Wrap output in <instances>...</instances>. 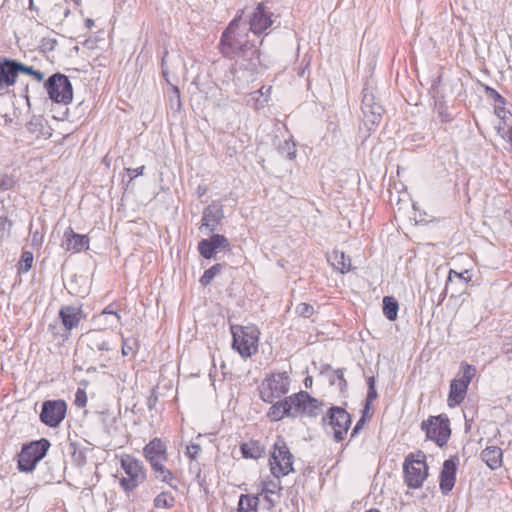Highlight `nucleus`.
Returning <instances> with one entry per match:
<instances>
[{"mask_svg": "<svg viewBox=\"0 0 512 512\" xmlns=\"http://www.w3.org/2000/svg\"><path fill=\"white\" fill-rule=\"evenodd\" d=\"M220 47L227 57L242 56L251 62L259 58L257 48L248 40L247 28L241 27L236 21L231 22L223 32Z\"/></svg>", "mask_w": 512, "mask_h": 512, "instance_id": "f257e3e1", "label": "nucleus"}, {"mask_svg": "<svg viewBox=\"0 0 512 512\" xmlns=\"http://www.w3.org/2000/svg\"><path fill=\"white\" fill-rule=\"evenodd\" d=\"M232 347L243 358H249L258 351L260 331L255 325H232Z\"/></svg>", "mask_w": 512, "mask_h": 512, "instance_id": "f03ea898", "label": "nucleus"}, {"mask_svg": "<svg viewBox=\"0 0 512 512\" xmlns=\"http://www.w3.org/2000/svg\"><path fill=\"white\" fill-rule=\"evenodd\" d=\"M294 456L283 438L278 437L272 446L269 466L272 475L280 479L294 471Z\"/></svg>", "mask_w": 512, "mask_h": 512, "instance_id": "7ed1b4c3", "label": "nucleus"}, {"mask_svg": "<svg viewBox=\"0 0 512 512\" xmlns=\"http://www.w3.org/2000/svg\"><path fill=\"white\" fill-rule=\"evenodd\" d=\"M50 448V442L42 438L23 445L18 455V469L21 472H32L36 465L45 457Z\"/></svg>", "mask_w": 512, "mask_h": 512, "instance_id": "20e7f679", "label": "nucleus"}, {"mask_svg": "<svg viewBox=\"0 0 512 512\" xmlns=\"http://www.w3.org/2000/svg\"><path fill=\"white\" fill-rule=\"evenodd\" d=\"M322 423L328 434H331L336 442L342 441L350 427L351 417L341 407H331L322 418Z\"/></svg>", "mask_w": 512, "mask_h": 512, "instance_id": "39448f33", "label": "nucleus"}, {"mask_svg": "<svg viewBox=\"0 0 512 512\" xmlns=\"http://www.w3.org/2000/svg\"><path fill=\"white\" fill-rule=\"evenodd\" d=\"M290 378L287 372L267 376L259 387L260 397L266 403L274 401L289 391Z\"/></svg>", "mask_w": 512, "mask_h": 512, "instance_id": "423d86ee", "label": "nucleus"}, {"mask_svg": "<svg viewBox=\"0 0 512 512\" xmlns=\"http://www.w3.org/2000/svg\"><path fill=\"white\" fill-rule=\"evenodd\" d=\"M50 97L56 103L68 104L72 101L73 90L69 78L60 73L50 76L44 84Z\"/></svg>", "mask_w": 512, "mask_h": 512, "instance_id": "0eeeda50", "label": "nucleus"}, {"mask_svg": "<svg viewBox=\"0 0 512 512\" xmlns=\"http://www.w3.org/2000/svg\"><path fill=\"white\" fill-rule=\"evenodd\" d=\"M363 124L368 131H372L381 121L384 109L382 105L376 101L373 88L366 86L363 89L362 98Z\"/></svg>", "mask_w": 512, "mask_h": 512, "instance_id": "6e6552de", "label": "nucleus"}, {"mask_svg": "<svg viewBox=\"0 0 512 512\" xmlns=\"http://www.w3.org/2000/svg\"><path fill=\"white\" fill-rule=\"evenodd\" d=\"M421 428L425 431L426 437L440 447L447 443L451 434L449 420L442 416L430 417L427 421L422 422Z\"/></svg>", "mask_w": 512, "mask_h": 512, "instance_id": "1a4fd4ad", "label": "nucleus"}, {"mask_svg": "<svg viewBox=\"0 0 512 512\" xmlns=\"http://www.w3.org/2000/svg\"><path fill=\"white\" fill-rule=\"evenodd\" d=\"M405 481L410 488H419L428 475L425 455L419 454L417 459H406L404 463Z\"/></svg>", "mask_w": 512, "mask_h": 512, "instance_id": "9d476101", "label": "nucleus"}, {"mask_svg": "<svg viewBox=\"0 0 512 512\" xmlns=\"http://www.w3.org/2000/svg\"><path fill=\"white\" fill-rule=\"evenodd\" d=\"M66 408L63 400L45 401L42 405L40 420L50 427H56L64 419Z\"/></svg>", "mask_w": 512, "mask_h": 512, "instance_id": "9b49d317", "label": "nucleus"}, {"mask_svg": "<svg viewBox=\"0 0 512 512\" xmlns=\"http://www.w3.org/2000/svg\"><path fill=\"white\" fill-rule=\"evenodd\" d=\"M220 249L230 250V242L224 235L213 234L210 238L202 239L198 243L199 254L205 259L213 258Z\"/></svg>", "mask_w": 512, "mask_h": 512, "instance_id": "f8f14e48", "label": "nucleus"}, {"mask_svg": "<svg viewBox=\"0 0 512 512\" xmlns=\"http://www.w3.org/2000/svg\"><path fill=\"white\" fill-rule=\"evenodd\" d=\"M21 72V62L0 57V90L13 86Z\"/></svg>", "mask_w": 512, "mask_h": 512, "instance_id": "ddd939ff", "label": "nucleus"}, {"mask_svg": "<svg viewBox=\"0 0 512 512\" xmlns=\"http://www.w3.org/2000/svg\"><path fill=\"white\" fill-rule=\"evenodd\" d=\"M273 13L267 11L263 4H259L249 19L250 31L254 34L264 33L274 22Z\"/></svg>", "mask_w": 512, "mask_h": 512, "instance_id": "4468645a", "label": "nucleus"}, {"mask_svg": "<svg viewBox=\"0 0 512 512\" xmlns=\"http://www.w3.org/2000/svg\"><path fill=\"white\" fill-rule=\"evenodd\" d=\"M61 247L66 252L78 253L89 248V237L75 233L71 227H68L63 234Z\"/></svg>", "mask_w": 512, "mask_h": 512, "instance_id": "2eb2a0df", "label": "nucleus"}, {"mask_svg": "<svg viewBox=\"0 0 512 512\" xmlns=\"http://www.w3.org/2000/svg\"><path fill=\"white\" fill-rule=\"evenodd\" d=\"M224 217L223 208L218 203H212L209 206H207L202 215V226L209 229L210 232H214L218 225L220 224L221 220Z\"/></svg>", "mask_w": 512, "mask_h": 512, "instance_id": "dca6fc26", "label": "nucleus"}, {"mask_svg": "<svg viewBox=\"0 0 512 512\" xmlns=\"http://www.w3.org/2000/svg\"><path fill=\"white\" fill-rule=\"evenodd\" d=\"M144 455L151 467L166 461V446L160 439H153L144 448Z\"/></svg>", "mask_w": 512, "mask_h": 512, "instance_id": "f3484780", "label": "nucleus"}, {"mask_svg": "<svg viewBox=\"0 0 512 512\" xmlns=\"http://www.w3.org/2000/svg\"><path fill=\"white\" fill-rule=\"evenodd\" d=\"M456 480V462L452 459H447L443 463V468L440 474V489L446 495L454 487Z\"/></svg>", "mask_w": 512, "mask_h": 512, "instance_id": "a211bd4d", "label": "nucleus"}, {"mask_svg": "<svg viewBox=\"0 0 512 512\" xmlns=\"http://www.w3.org/2000/svg\"><path fill=\"white\" fill-rule=\"evenodd\" d=\"M83 339L91 350L99 352L101 356L112 350L109 341L101 331H89L83 336Z\"/></svg>", "mask_w": 512, "mask_h": 512, "instance_id": "6ab92c4d", "label": "nucleus"}, {"mask_svg": "<svg viewBox=\"0 0 512 512\" xmlns=\"http://www.w3.org/2000/svg\"><path fill=\"white\" fill-rule=\"evenodd\" d=\"M62 324L67 331L76 328L81 320V309L75 306H63L59 311Z\"/></svg>", "mask_w": 512, "mask_h": 512, "instance_id": "aec40b11", "label": "nucleus"}, {"mask_svg": "<svg viewBox=\"0 0 512 512\" xmlns=\"http://www.w3.org/2000/svg\"><path fill=\"white\" fill-rule=\"evenodd\" d=\"M308 399V392L300 391L294 395L286 397L288 417H297L303 415L302 408L305 400Z\"/></svg>", "mask_w": 512, "mask_h": 512, "instance_id": "412c9836", "label": "nucleus"}, {"mask_svg": "<svg viewBox=\"0 0 512 512\" xmlns=\"http://www.w3.org/2000/svg\"><path fill=\"white\" fill-rule=\"evenodd\" d=\"M277 484L273 481H262L261 490L257 496L260 497L263 507L267 510H272L275 505L274 495Z\"/></svg>", "mask_w": 512, "mask_h": 512, "instance_id": "4be33fe9", "label": "nucleus"}, {"mask_svg": "<svg viewBox=\"0 0 512 512\" xmlns=\"http://www.w3.org/2000/svg\"><path fill=\"white\" fill-rule=\"evenodd\" d=\"M467 389L468 386L459 380L453 379L450 384V391L448 396L449 407H455L462 403L466 396Z\"/></svg>", "mask_w": 512, "mask_h": 512, "instance_id": "5701e85b", "label": "nucleus"}, {"mask_svg": "<svg viewBox=\"0 0 512 512\" xmlns=\"http://www.w3.org/2000/svg\"><path fill=\"white\" fill-rule=\"evenodd\" d=\"M121 466L129 477L144 480L145 474L143 470V465L142 462H140L139 460L131 456H127L125 458H122Z\"/></svg>", "mask_w": 512, "mask_h": 512, "instance_id": "b1692460", "label": "nucleus"}, {"mask_svg": "<svg viewBox=\"0 0 512 512\" xmlns=\"http://www.w3.org/2000/svg\"><path fill=\"white\" fill-rule=\"evenodd\" d=\"M481 458L489 468L495 470L502 464V450L497 446L486 447L481 452Z\"/></svg>", "mask_w": 512, "mask_h": 512, "instance_id": "393cba45", "label": "nucleus"}, {"mask_svg": "<svg viewBox=\"0 0 512 512\" xmlns=\"http://www.w3.org/2000/svg\"><path fill=\"white\" fill-rule=\"evenodd\" d=\"M157 479L168 484L174 490H177V482L173 473L164 466V462L157 464L152 467Z\"/></svg>", "mask_w": 512, "mask_h": 512, "instance_id": "a878e982", "label": "nucleus"}, {"mask_svg": "<svg viewBox=\"0 0 512 512\" xmlns=\"http://www.w3.org/2000/svg\"><path fill=\"white\" fill-rule=\"evenodd\" d=\"M240 450L242 452L243 457L251 459H258L264 453L263 446L257 441H249L243 443L240 447Z\"/></svg>", "mask_w": 512, "mask_h": 512, "instance_id": "bb28decb", "label": "nucleus"}, {"mask_svg": "<svg viewBox=\"0 0 512 512\" xmlns=\"http://www.w3.org/2000/svg\"><path fill=\"white\" fill-rule=\"evenodd\" d=\"M332 265L341 273H346L351 269V259L344 252L335 250L331 256Z\"/></svg>", "mask_w": 512, "mask_h": 512, "instance_id": "cd10ccee", "label": "nucleus"}, {"mask_svg": "<svg viewBox=\"0 0 512 512\" xmlns=\"http://www.w3.org/2000/svg\"><path fill=\"white\" fill-rule=\"evenodd\" d=\"M398 302L391 296L383 298V314L390 321H395L398 314Z\"/></svg>", "mask_w": 512, "mask_h": 512, "instance_id": "c85d7f7f", "label": "nucleus"}, {"mask_svg": "<svg viewBox=\"0 0 512 512\" xmlns=\"http://www.w3.org/2000/svg\"><path fill=\"white\" fill-rule=\"evenodd\" d=\"M260 503L259 496L253 495H241L238 503L239 512L256 511L258 504Z\"/></svg>", "mask_w": 512, "mask_h": 512, "instance_id": "c756f323", "label": "nucleus"}, {"mask_svg": "<svg viewBox=\"0 0 512 512\" xmlns=\"http://www.w3.org/2000/svg\"><path fill=\"white\" fill-rule=\"evenodd\" d=\"M268 416L273 421H279L285 416L288 417L286 400L284 399L283 401L274 403L268 411Z\"/></svg>", "mask_w": 512, "mask_h": 512, "instance_id": "7c9ffc66", "label": "nucleus"}, {"mask_svg": "<svg viewBox=\"0 0 512 512\" xmlns=\"http://www.w3.org/2000/svg\"><path fill=\"white\" fill-rule=\"evenodd\" d=\"M476 374V367L467 363H461L460 366V373L458 374V377L455 378L456 380H459L466 386H469L471 380Z\"/></svg>", "mask_w": 512, "mask_h": 512, "instance_id": "2f4dec72", "label": "nucleus"}, {"mask_svg": "<svg viewBox=\"0 0 512 512\" xmlns=\"http://www.w3.org/2000/svg\"><path fill=\"white\" fill-rule=\"evenodd\" d=\"M320 406V402L308 394V399L305 400L304 407L302 408L303 414L315 417L320 412Z\"/></svg>", "mask_w": 512, "mask_h": 512, "instance_id": "473e14b6", "label": "nucleus"}, {"mask_svg": "<svg viewBox=\"0 0 512 512\" xmlns=\"http://www.w3.org/2000/svg\"><path fill=\"white\" fill-rule=\"evenodd\" d=\"M175 504V498L168 492L158 494L154 499V506L156 508H172Z\"/></svg>", "mask_w": 512, "mask_h": 512, "instance_id": "72a5a7b5", "label": "nucleus"}, {"mask_svg": "<svg viewBox=\"0 0 512 512\" xmlns=\"http://www.w3.org/2000/svg\"><path fill=\"white\" fill-rule=\"evenodd\" d=\"M221 270H222L221 264L217 263V264L213 265L212 267H210L209 269H207L204 272V274L200 278V283L203 286H207L208 284L211 283V281L214 279V277L221 272Z\"/></svg>", "mask_w": 512, "mask_h": 512, "instance_id": "f704fd0d", "label": "nucleus"}, {"mask_svg": "<svg viewBox=\"0 0 512 512\" xmlns=\"http://www.w3.org/2000/svg\"><path fill=\"white\" fill-rule=\"evenodd\" d=\"M33 263V254L29 251H24L22 253L20 262H19V271L20 272H28Z\"/></svg>", "mask_w": 512, "mask_h": 512, "instance_id": "c9c22d12", "label": "nucleus"}, {"mask_svg": "<svg viewBox=\"0 0 512 512\" xmlns=\"http://www.w3.org/2000/svg\"><path fill=\"white\" fill-rule=\"evenodd\" d=\"M279 152L286 158L292 160L296 154L295 144L285 140L284 143L279 146Z\"/></svg>", "mask_w": 512, "mask_h": 512, "instance_id": "e433bc0d", "label": "nucleus"}, {"mask_svg": "<svg viewBox=\"0 0 512 512\" xmlns=\"http://www.w3.org/2000/svg\"><path fill=\"white\" fill-rule=\"evenodd\" d=\"M11 223L5 215H0V243L8 236Z\"/></svg>", "mask_w": 512, "mask_h": 512, "instance_id": "4c0bfd02", "label": "nucleus"}, {"mask_svg": "<svg viewBox=\"0 0 512 512\" xmlns=\"http://www.w3.org/2000/svg\"><path fill=\"white\" fill-rule=\"evenodd\" d=\"M296 313L299 315V316H302V317H305V318H309L310 316L313 315L314 313V308L312 305L308 304V303H300L299 305H297L296 307Z\"/></svg>", "mask_w": 512, "mask_h": 512, "instance_id": "58836bf2", "label": "nucleus"}, {"mask_svg": "<svg viewBox=\"0 0 512 512\" xmlns=\"http://www.w3.org/2000/svg\"><path fill=\"white\" fill-rule=\"evenodd\" d=\"M21 73L33 76L38 82L44 79V73L39 70H34L32 66H27L21 63Z\"/></svg>", "mask_w": 512, "mask_h": 512, "instance_id": "ea45409f", "label": "nucleus"}, {"mask_svg": "<svg viewBox=\"0 0 512 512\" xmlns=\"http://www.w3.org/2000/svg\"><path fill=\"white\" fill-rule=\"evenodd\" d=\"M139 481H142V480L138 479V478H133V477L122 478L120 481V484L125 491H132L137 487Z\"/></svg>", "mask_w": 512, "mask_h": 512, "instance_id": "a19ab883", "label": "nucleus"}, {"mask_svg": "<svg viewBox=\"0 0 512 512\" xmlns=\"http://www.w3.org/2000/svg\"><path fill=\"white\" fill-rule=\"evenodd\" d=\"M331 383L333 385H338L341 389L346 386V380L344 379V373L342 369H338L334 372V375L331 378Z\"/></svg>", "mask_w": 512, "mask_h": 512, "instance_id": "79ce46f5", "label": "nucleus"}, {"mask_svg": "<svg viewBox=\"0 0 512 512\" xmlns=\"http://www.w3.org/2000/svg\"><path fill=\"white\" fill-rule=\"evenodd\" d=\"M453 277H456L458 279H460L461 281H463L464 283H467L470 281V276H468V271H464V272H456L454 270H450L449 271V275H448V281L451 282Z\"/></svg>", "mask_w": 512, "mask_h": 512, "instance_id": "37998d69", "label": "nucleus"}, {"mask_svg": "<svg viewBox=\"0 0 512 512\" xmlns=\"http://www.w3.org/2000/svg\"><path fill=\"white\" fill-rule=\"evenodd\" d=\"M201 451V447L198 444H190L187 446L186 455L191 460H195Z\"/></svg>", "mask_w": 512, "mask_h": 512, "instance_id": "c03bdc74", "label": "nucleus"}, {"mask_svg": "<svg viewBox=\"0 0 512 512\" xmlns=\"http://www.w3.org/2000/svg\"><path fill=\"white\" fill-rule=\"evenodd\" d=\"M87 402V396L84 390L78 389L75 395V404L78 407H84Z\"/></svg>", "mask_w": 512, "mask_h": 512, "instance_id": "a18cd8bd", "label": "nucleus"}, {"mask_svg": "<svg viewBox=\"0 0 512 512\" xmlns=\"http://www.w3.org/2000/svg\"><path fill=\"white\" fill-rule=\"evenodd\" d=\"M108 315H112V316H114V318H115V320H116V323L120 324L121 317L119 316V314H118L116 311H114V310L112 309V306H111V305L107 306V307L102 311V313H101V314H100V316H99V319H102V318H104V317H106V316H108Z\"/></svg>", "mask_w": 512, "mask_h": 512, "instance_id": "49530a36", "label": "nucleus"}, {"mask_svg": "<svg viewBox=\"0 0 512 512\" xmlns=\"http://www.w3.org/2000/svg\"><path fill=\"white\" fill-rule=\"evenodd\" d=\"M144 169H145V166H140L138 168H127L126 172L130 176V180H132V179L142 175Z\"/></svg>", "mask_w": 512, "mask_h": 512, "instance_id": "de8ad7c7", "label": "nucleus"}, {"mask_svg": "<svg viewBox=\"0 0 512 512\" xmlns=\"http://www.w3.org/2000/svg\"><path fill=\"white\" fill-rule=\"evenodd\" d=\"M172 95L170 96V101L174 102L176 101V105L178 108H180L181 102H180V91L178 87L172 86L171 87Z\"/></svg>", "mask_w": 512, "mask_h": 512, "instance_id": "09e8293b", "label": "nucleus"}, {"mask_svg": "<svg viewBox=\"0 0 512 512\" xmlns=\"http://www.w3.org/2000/svg\"><path fill=\"white\" fill-rule=\"evenodd\" d=\"M133 351V345L129 343L128 339L123 338V344H122V354L124 356H127L130 352Z\"/></svg>", "mask_w": 512, "mask_h": 512, "instance_id": "8fccbe9b", "label": "nucleus"}, {"mask_svg": "<svg viewBox=\"0 0 512 512\" xmlns=\"http://www.w3.org/2000/svg\"><path fill=\"white\" fill-rule=\"evenodd\" d=\"M56 45L55 39H44L42 41V47L44 50H53Z\"/></svg>", "mask_w": 512, "mask_h": 512, "instance_id": "3c124183", "label": "nucleus"}, {"mask_svg": "<svg viewBox=\"0 0 512 512\" xmlns=\"http://www.w3.org/2000/svg\"><path fill=\"white\" fill-rule=\"evenodd\" d=\"M487 92L491 97L495 99L496 102L504 104V98L500 94H498L494 89L488 88Z\"/></svg>", "mask_w": 512, "mask_h": 512, "instance_id": "603ef678", "label": "nucleus"}, {"mask_svg": "<svg viewBox=\"0 0 512 512\" xmlns=\"http://www.w3.org/2000/svg\"><path fill=\"white\" fill-rule=\"evenodd\" d=\"M376 398H377V392H376L375 386L369 387L368 393H367V402H372Z\"/></svg>", "mask_w": 512, "mask_h": 512, "instance_id": "864d4df0", "label": "nucleus"}, {"mask_svg": "<svg viewBox=\"0 0 512 512\" xmlns=\"http://www.w3.org/2000/svg\"><path fill=\"white\" fill-rule=\"evenodd\" d=\"M364 424V418H361L357 423L356 425L354 426L352 432H351V437H354L358 434V432L360 431V429L362 428V425Z\"/></svg>", "mask_w": 512, "mask_h": 512, "instance_id": "5fc2aeb1", "label": "nucleus"}, {"mask_svg": "<svg viewBox=\"0 0 512 512\" xmlns=\"http://www.w3.org/2000/svg\"><path fill=\"white\" fill-rule=\"evenodd\" d=\"M41 240H42V236L39 235L38 232L33 233V235H32L33 245H39L41 243Z\"/></svg>", "mask_w": 512, "mask_h": 512, "instance_id": "6e6d98bb", "label": "nucleus"}, {"mask_svg": "<svg viewBox=\"0 0 512 512\" xmlns=\"http://www.w3.org/2000/svg\"><path fill=\"white\" fill-rule=\"evenodd\" d=\"M495 111H496V114L498 115V117H500V118H502L504 120L506 119L507 112L505 111L504 108L496 107Z\"/></svg>", "mask_w": 512, "mask_h": 512, "instance_id": "4d7b16f0", "label": "nucleus"}, {"mask_svg": "<svg viewBox=\"0 0 512 512\" xmlns=\"http://www.w3.org/2000/svg\"><path fill=\"white\" fill-rule=\"evenodd\" d=\"M167 54H168V52L166 51V52H165L164 57L162 58V68H164V65H165V58H166V55H167ZM162 74H163V76H164L165 78H167L168 73H167V71H166L165 69H163V70H162ZM166 80H167V82H169V80H168V79H166Z\"/></svg>", "mask_w": 512, "mask_h": 512, "instance_id": "13d9d810", "label": "nucleus"}, {"mask_svg": "<svg viewBox=\"0 0 512 512\" xmlns=\"http://www.w3.org/2000/svg\"><path fill=\"white\" fill-rule=\"evenodd\" d=\"M85 23H86V27L88 29H91L94 26V21L92 19H90V18H87Z\"/></svg>", "mask_w": 512, "mask_h": 512, "instance_id": "bf43d9fd", "label": "nucleus"}, {"mask_svg": "<svg viewBox=\"0 0 512 512\" xmlns=\"http://www.w3.org/2000/svg\"><path fill=\"white\" fill-rule=\"evenodd\" d=\"M371 386H375V385H374V377H370V378L368 379V388H369V387H371Z\"/></svg>", "mask_w": 512, "mask_h": 512, "instance_id": "052dcab7", "label": "nucleus"}, {"mask_svg": "<svg viewBox=\"0 0 512 512\" xmlns=\"http://www.w3.org/2000/svg\"><path fill=\"white\" fill-rule=\"evenodd\" d=\"M76 6H80L81 0H72Z\"/></svg>", "mask_w": 512, "mask_h": 512, "instance_id": "680f3d73", "label": "nucleus"}, {"mask_svg": "<svg viewBox=\"0 0 512 512\" xmlns=\"http://www.w3.org/2000/svg\"><path fill=\"white\" fill-rule=\"evenodd\" d=\"M69 13H70L69 9H65L64 16L67 17L69 15Z\"/></svg>", "mask_w": 512, "mask_h": 512, "instance_id": "e2e57ef3", "label": "nucleus"}, {"mask_svg": "<svg viewBox=\"0 0 512 512\" xmlns=\"http://www.w3.org/2000/svg\"><path fill=\"white\" fill-rule=\"evenodd\" d=\"M367 512H379L377 509H370Z\"/></svg>", "mask_w": 512, "mask_h": 512, "instance_id": "0e129e2a", "label": "nucleus"}, {"mask_svg": "<svg viewBox=\"0 0 512 512\" xmlns=\"http://www.w3.org/2000/svg\"><path fill=\"white\" fill-rule=\"evenodd\" d=\"M305 384H310V381H308V379H305Z\"/></svg>", "mask_w": 512, "mask_h": 512, "instance_id": "69168bd1", "label": "nucleus"}, {"mask_svg": "<svg viewBox=\"0 0 512 512\" xmlns=\"http://www.w3.org/2000/svg\"><path fill=\"white\" fill-rule=\"evenodd\" d=\"M305 384H310V381H308V379H305Z\"/></svg>", "mask_w": 512, "mask_h": 512, "instance_id": "338daca9", "label": "nucleus"}]
</instances>
